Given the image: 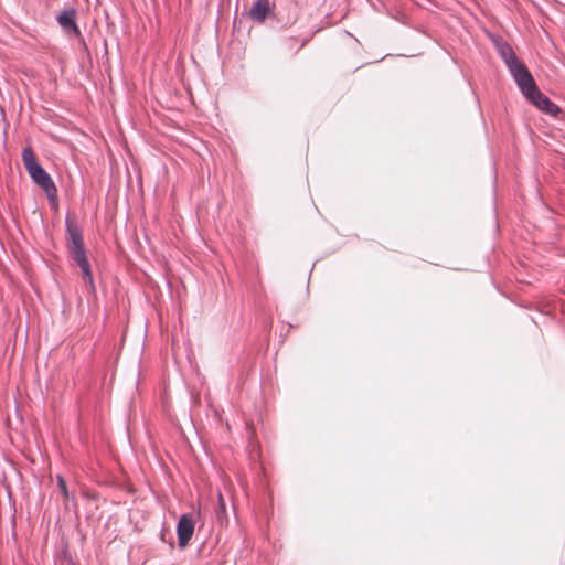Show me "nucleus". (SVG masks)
I'll return each mask as SVG.
<instances>
[{
    "label": "nucleus",
    "mask_w": 565,
    "mask_h": 565,
    "mask_svg": "<svg viewBox=\"0 0 565 565\" xmlns=\"http://www.w3.org/2000/svg\"><path fill=\"white\" fill-rule=\"evenodd\" d=\"M298 42L300 44H299V49L297 51L301 50L302 47H305L307 45L308 39H301L299 41L298 38H296V36H289L285 41L286 45H288L289 49H292Z\"/></svg>",
    "instance_id": "nucleus-7"
},
{
    "label": "nucleus",
    "mask_w": 565,
    "mask_h": 565,
    "mask_svg": "<svg viewBox=\"0 0 565 565\" xmlns=\"http://www.w3.org/2000/svg\"><path fill=\"white\" fill-rule=\"evenodd\" d=\"M275 4L270 0H256L250 10L249 18L256 22L263 23L274 12Z\"/></svg>",
    "instance_id": "nucleus-6"
},
{
    "label": "nucleus",
    "mask_w": 565,
    "mask_h": 565,
    "mask_svg": "<svg viewBox=\"0 0 565 565\" xmlns=\"http://www.w3.org/2000/svg\"><path fill=\"white\" fill-rule=\"evenodd\" d=\"M57 486H58V489L62 492L63 497L65 499H67L68 498L67 486H66V482H65L64 478L61 477V476H57Z\"/></svg>",
    "instance_id": "nucleus-8"
},
{
    "label": "nucleus",
    "mask_w": 565,
    "mask_h": 565,
    "mask_svg": "<svg viewBox=\"0 0 565 565\" xmlns=\"http://www.w3.org/2000/svg\"><path fill=\"white\" fill-rule=\"evenodd\" d=\"M497 49L524 96L539 109L547 114L558 111V107L539 90L531 73L516 56L513 49L508 43L498 41Z\"/></svg>",
    "instance_id": "nucleus-1"
},
{
    "label": "nucleus",
    "mask_w": 565,
    "mask_h": 565,
    "mask_svg": "<svg viewBox=\"0 0 565 565\" xmlns=\"http://www.w3.org/2000/svg\"><path fill=\"white\" fill-rule=\"evenodd\" d=\"M218 498H220L221 507H223V505H224V503H223V497H222V494H220V495H218Z\"/></svg>",
    "instance_id": "nucleus-9"
},
{
    "label": "nucleus",
    "mask_w": 565,
    "mask_h": 565,
    "mask_svg": "<svg viewBox=\"0 0 565 565\" xmlns=\"http://www.w3.org/2000/svg\"><path fill=\"white\" fill-rule=\"evenodd\" d=\"M77 12L74 8L63 10L56 18L61 28L67 33L75 36L81 35V31L76 24Z\"/></svg>",
    "instance_id": "nucleus-5"
},
{
    "label": "nucleus",
    "mask_w": 565,
    "mask_h": 565,
    "mask_svg": "<svg viewBox=\"0 0 565 565\" xmlns=\"http://www.w3.org/2000/svg\"><path fill=\"white\" fill-rule=\"evenodd\" d=\"M22 161L32 180L46 193L49 200L56 204L57 189L50 174L39 163L31 147L23 149Z\"/></svg>",
    "instance_id": "nucleus-2"
},
{
    "label": "nucleus",
    "mask_w": 565,
    "mask_h": 565,
    "mask_svg": "<svg viewBox=\"0 0 565 565\" xmlns=\"http://www.w3.org/2000/svg\"><path fill=\"white\" fill-rule=\"evenodd\" d=\"M194 532V520L190 514H183L177 525V534L179 546L184 548L188 546Z\"/></svg>",
    "instance_id": "nucleus-4"
},
{
    "label": "nucleus",
    "mask_w": 565,
    "mask_h": 565,
    "mask_svg": "<svg viewBox=\"0 0 565 565\" xmlns=\"http://www.w3.org/2000/svg\"><path fill=\"white\" fill-rule=\"evenodd\" d=\"M68 250L73 259L82 269L83 277L89 287L94 288L90 265L85 254L83 237L79 227L74 221L66 222Z\"/></svg>",
    "instance_id": "nucleus-3"
}]
</instances>
